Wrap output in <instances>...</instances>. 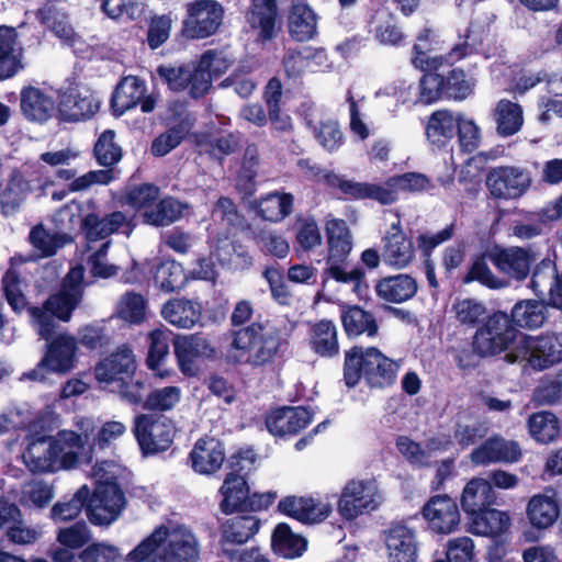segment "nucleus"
<instances>
[{"instance_id": "obj_1", "label": "nucleus", "mask_w": 562, "mask_h": 562, "mask_svg": "<svg viewBox=\"0 0 562 562\" xmlns=\"http://www.w3.org/2000/svg\"><path fill=\"white\" fill-rule=\"evenodd\" d=\"M250 301H238L231 314L232 341L228 348V362L251 369L273 367L284 356L289 339L284 330L269 319L250 322L254 315Z\"/></svg>"}, {"instance_id": "obj_2", "label": "nucleus", "mask_w": 562, "mask_h": 562, "mask_svg": "<svg viewBox=\"0 0 562 562\" xmlns=\"http://www.w3.org/2000/svg\"><path fill=\"white\" fill-rule=\"evenodd\" d=\"M201 544L184 525L156 527L126 555L127 562H200Z\"/></svg>"}, {"instance_id": "obj_3", "label": "nucleus", "mask_w": 562, "mask_h": 562, "mask_svg": "<svg viewBox=\"0 0 562 562\" xmlns=\"http://www.w3.org/2000/svg\"><path fill=\"white\" fill-rule=\"evenodd\" d=\"M83 446L81 435L74 430L63 429L56 436L35 432L22 458L27 470L34 474L55 473L76 468Z\"/></svg>"}, {"instance_id": "obj_4", "label": "nucleus", "mask_w": 562, "mask_h": 562, "mask_svg": "<svg viewBox=\"0 0 562 562\" xmlns=\"http://www.w3.org/2000/svg\"><path fill=\"white\" fill-rule=\"evenodd\" d=\"M434 36L432 31L425 30L419 34L414 46L413 64L425 71L419 86L416 87L422 104H431L439 99L440 94L445 92V65L450 66L460 60L467 55L468 49V46L462 44L453 47L448 56L434 55L431 54L435 49L432 47Z\"/></svg>"}, {"instance_id": "obj_5", "label": "nucleus", "mask_w": 562, "mask_h": 562, "mask_svg": "<svg viewBox=\"0 0 562 562\" xmlns=\"http://www.w3.org/2000/svg\"><path fill=\"white\" fill-rule=\"evenodd\" d=\"M398 366L376 347L352 346L345 351L344 382L357 386L363 378L370 387L384 389L396 380Z\"/></svg>"}, {"instance_id": "obj_6", "label": "nucleus", "mask_w": 562, "mask_h": 562, "mask_svg": "<svg viewBox=\"0 0 562 562\" xmlns=\"http://www.w3.org/2000/svg\"><path fill=\"white\" fill-rule=\"evenodd\" d=\"M507 363L524 362L525 369L542 372L562 363V330L524 335L516 347L504 357Z\"/></svg>"}, {"instance_id": "obj_7", "label": "nucleus", "mask_w": 562, "mask_h": 562, "mask_svg": "<svg viewBox=\"0 0 562 562\" xmlns=\"http://www.w3.org/2000/svg\"><path fill=\"white\" fill-rule=\"evenodd\" d=\"M518 335L519 330L510 322L508 313L494 311L476 326L471 346L481 357L506 356L516 347Z\"/></svg>"}, {"instance_id": "obj_8", "label": "nucleus", "mask_w": 562, "mask_h": 562, "mask_svg": "<svg viewBox=\"0 0 562 562\" xmlns=\"http://www.w3.org/2000/svg\"><path fill=\"white\" fill-rule=\"evenodd\" d=\"M126 506V498L114 480L98 481L87 497V517L94 526H109Z\"/></svg>"}, {"instance_id": "obj_9", "label": "nucleus", "mask_w": 562, "mask_h": 562, "mask_svg": "<svg viewBox=\"0 0 562 562\" xmlns=\"http://www.w3.org/2000/svg\"><path fill=\"white\" fill-rule=\"evenodd\" d=\"M299 166L307 177L325 182L333 188H338L351 199H373L382 204H391L395 201L394 190L383 186L345 179L335 172L310 166L308 161L305 160H300Z\"/></svg>"}, {"instance_id": "obj_10", "label": "nucleus", "mask_w": 562, "mask_h": 562, "mask_svg": "<svg viewBox=\"0 0 562 562\" xmlns=\"http://www.w3.org/2000/svg\"><path fill=\"white\" fill-rule=\"evenodd\" d=\"M172 422L164 416L140 414L134 419L133 432L144 456L167 451L175 438Z\"/></svg>"}, {"instance_id": "obj_11", "label": "nucleus", "mask_w": 562, "mask_h": 562, "mask_svg": "<svg viewBox=\"0 0 562 562\" xmlns=\"http://www.w3.org/2000/svg\"><path fill=\"white\" fill-rule=\"evenodd\" d=\"M220 521V553L229 562L237 557V551L255 538L261 528V520L250 513H235Z\"/></svg>"}, {"instance_id": "obj_12", "label": "nucleus", "mask_w": 562, "mask_h": 562, "mask_svg": "<svg viewBox=\"0 0 562 562\" xmlns=\"http://www.w3.org/2000/svg\"><path fill=\"white\" fill-rule=\"evenodd\" d=\"M173 352L180 372L189 378L199 374L201 370L199 361L217 359L216 347L202 333L176 336Z\"/></svg>"}, {"instance_id": "obj_13", "label": "nucleus", "mask_w": 562, "mask_h": 562, "mask_svg": "<svg viewBox=\"0 0 562 562\" xmlns=\"http://www.w3.org/2000/svg\"><path fill=\"white\" fill-rule=\"evenodd\" d=\"M85 267L77 263L69 269L60 282L57 293L50 294L43 306L56 318L68 322L72 312L81 302L85 284Z\"/></svg>"}, {"instance_id": "obj_14", "label": "nucleus", "mask_w": 562, "mask_h": 562, "mask_svg": "<svg viewBox=\"0 0 562 562\" xmlns=\"http://www.w3.org/2000/svg\"><path fill=\"white\" fill-rule=\"evenodd\" d=\"M378 487L373 480H349L337 502L339 515L348 521L378 508Z\"/></svg>"}, {"instance_id": "obj_15", "label": "nucleus", "mask_w": 562, "mask_h": 562, "mask_svg": "<svg viewBox=\"0 0 562 562\" xmlns=\"http://www.w3.org/2000/svg\"><path fill=\"white\" fill-rule=\"evenodd\" d=\"M77 340L68 334H59L49 344L44 357L29 376L33 380H44L45 373H67L75 366Z\"/></svg>"}, {"instance_id": "obj_16", "label": "nucleus", "mask_w": 562, "mask_h": 562, "mask_svg": "<svg viewBox=\"0 0 562 562\" xmlns=\"http://www.w3.org/2000/svg\"><path fill=\"white\" fill-rule=\"evenodd\" d=\"M420 515L428 529L437 535H449L456 531L461 522L457 499L448 494H436L420 508Z\"/></svg>"}, {"instance_id": "obj_17", "label": "nucleus", "mask_w": 562, "mask_h": 562, "mask_svg": "<svg viewBox=\"0 0 562 562\" xmlns=\"http://www.w3.org/2000/svg\"><path fill=\"white\" fill-rule=\"evenodd\" d=\"M531 184L530 173L520 167L501 166L490 170L486 187L496 199L515 200L522 196Z\"/></svg>"}, {"instance_id": "obj_18", "label": "nucleus", "mask_w": 562, "mask_h": 562, "mask_svg": "<svg viewBox=\"0 0 562 562\" xmlns=\"http://www.w3.org/2000/svg\"><path fill=\"white\" fill-rule=\"evenodd\" d=\"M100 99L86 86L70 87L59 95L58 111L63 120L79 122L92 117L100 109Z\"/></svg>"}, {"instance_id": "obj_19", "label": "nucleus", "mask_w": 562, "mask_h": 562, "mask_svg": "<svg viewBox=\"0 0 562 562\" xmlns=\"http://www.w3.org/2000/svg\"><path fill=\"white\" fill-rule=\"evenodd\" d=\"M223 19V9L214 0H199L188 5L184 32L192 38H205L214 34Z\"/></svg>"}, {"instance_id": "obj_20", "label": "nucleus", "mask_w": 562, "mask_h": 562, "mask_svg": "<svg viewBox=\"0 0 562 562\" xmlns=\"http://www.w3.org/2000/svg\"><path fill=\"white\" fill-rule=\"evenodd\" d=\"M521 458L522 450L520 445L515 440H508L498 435L485 439L470 454V460L475 465H488L492 463L513 464L520 461Z\"/></svg>"}, {"instance_id": "obj_21", "label": "nucleus", "mask_w": 562, "mask_h": 562, "mask_svg": "<svg viewBox=\"0 0 562 562\" xmlns=\"http://www.w3.org/2000/svg\"><path fill=\"white\" fill-rule=\"evenodd\" d=\"M313 420V412L305 406H280L271 409L266 418L267 430L276 437L297 435Z\"/></svg>"}, {"instance_id": "obj_22", "label": "nucleus", "mask_w": 562, "mask_h": 562, "mask_svg": "<svg viewBox=\"0 0 562 562\" xmlns=\"http://www.w3.org/2000/svg\"><path fill=\"white\" fill-rule=\"evenodd\" d=\"M278 512L304 525H313L327 519L331 506L311 496L288 495L279 501Z\"/></svg>"}, {"instance_id": "obj_23", "label": "nucleus", "mask_w": 562, "mask_h": 562, "mask_svg": "<svg viewBox=\"0 0 562 562\" xmlns=\"http://www.w3.org/2000/svg\"><path fill=\"white\" fill-rule=\"evenodd\" d=\"M389 562H417L418 541L416 531L403 521L391 522L384 531Z\"/></svg>"}, {"instance_id": "obj_24", "label": "nucleus", "mask_w": 562, "mask_h": 562, "mask_svg": "<svg viewBox=\"0 0 562 562\" xmlns=\"http://www.w3.org/2000/svg\"><path fill=\"white\" fill-rule=\"evenodd\" d=\"M111 103L113 113L120 116L137 104H140L144 113H149L155 109L156 102L153 97H146L144 81L137 77L127 76L116 86Z\"/></svg>"}, {"instance_id": "obj_25", "label": "nucleus", "mask_w": 562, "mask_h": 562, "mask_svg": "<svg viewBox=\"0 0 562 562\" xmlns=\"http://www.w3.org/2000/svg\"><path fill=\"white\" fill-rule=\"evenodd\" d=\"M225 459L224 443L207 435L195 441L188 457L192 470L202 475L215 474L222 468Z\"/></svg>"}, {"instance_id": "obj_26", "label": "nucleus", "mask_w": 562, "mask_h": 562, "mask_svg": "<svg viewBox=\"0 0 562 562\" xmlns=\"http://www.w3.org/2000/svg\"><path fill=\"white\" fill-rule=\"evenodd\" d=\"M488 259L499 272L521 281L530 273L536 258L531 248H492Z\"/></svg>"}, {"instance_id": "obj_27", "label": "nucleus", "mask_w": 562, "mask_h": 562, "mask_svg": "<svg viewBox=\"0 0 562 562\" xmlns=\"http://www.w3.org/2000/svg\"><path fill=\"white\" fill-rule=\"evenodd\" d=\"M339 318L348 339H357L362 335L375 338L379 335L380 326L375 315L358 304H340Z\"/></svg>"}, {"instance_id": "obj_28", "label": "nucleus", "mask_w": 562, "mask_h": 562, "mask_svg": "<svg viewBox=\"0 0 562 562\" xmlns=\"http://www.w3.org/2000/svg\"><path fill=\"white\" fill-rule=\"evenodd\" d=\"M157 74L173 91L188 90L193 98H201L209 91V83L196 67L159 66Z\"/></svg>"}, {"instance_id": "obj_29", "label": "nucleus", "mask_w": 562, "mask_h": 562, "mask_svg": "<svg viewBox=\"0 0 562 562\" xmlns=\"http://www.w3.org/2000/svg\"><path fill=\"white\" fill-rule=\"evenodd\" d=\"M352 248H326L322 251L323 259H315L316 262H325L322 272L323 283L334 280L338 283L347 284L350 280L361 277L360 267L351 266L349 261L350 250Z\"/></svg>"}, {"instance_id": "obj_30", "label": "nucleus", "mask_w": 562, "mask_h": 562, "mask_svg": "<svg viewBox=\"0 0 562 562\" xmlns=\"http://www.w3.org/2000/svg\"><path fill=\"white\" fill-rule=\"evenodd\" d=\"M136 362L133 350L127 345H122L106 358L102 359L94 368V375L99 382L112 383L123 381L135 371Z\"/></svg>"}, {"instance_id": "obj_31", "label": "nucleus", "mask_w": 562, "mask_h": 562, "mask_svg": "<svg viewBox=\"0 0 562 562\" xmlns=\"http://www.w3.org/2000/svg\"><path fill=\"white\" fill-rule=\"evenodd\" d=\"M469 531L475 536L496 538L504 535L510 527L507 512L488 506L467 516Z\"/></svg>"}, {"instance_id": "obj_32", "label": "nucleus", "mask_w": 562, "mask_h": 562, "mask_svg": "<svg viewBox=\"0 0 562 562\" xmlns=\"http://www.w3.org/2000/svg\"><path fill=\"white\" fill-rule=\"evenodd\" d=\"M317 15L304 0H293L288 14V30L296 42H307L317 35Z\"/></svg>"}, {"instance_id": "obj_33", "label": "nucleus", "mask_w": 562, "mask_h": 562, "mask_svg": "<svg viewBox=\"0 0 562 562\" xmlns=\"http://www.w3.org/2000/svg\"><path fill=\"white\" fill-rule=\"evenodd\" d=\"M308 346L321 358H335L339 355L338 329L330 319H319L308 325Z\"/></svg>"}, {"instance_id": "obj_34", "label": "nucleus", "mask_w": 562, "mask_h": 562, "mask_svg": "<svg viewBox=\"0 0 562 562\" xmlns=\"http://www.w3.org/2000/svg\"><path fill=\"white\" fill-rule=\"evenodd\" d=\"M250 487L245 475L226 474L220 492L223 495L220 510L224 515L248 513V497Z\"/></svg>"}, {"instance_id": "obj_35", "label": "nucleus", "mask_w": 562, "mask_h": 562, "mask_svg": "<svg viewBox=\"0 0 562 562\" xmlns=\"http://www.w3.org/2000/svg\"><path fill=\"white\" fill-rule=\"evenodd\" d=\"M374 99L393 115L397 113L400 105L420 103L417 88L405 80L385 83L374 92Z\"/></svg>"}, {"instance_id": "obj_36", "label": "nucleus", "mask_w": 562, "mask_h": 562, "mask_svg": "<svg viewBox=\"0 0 562 562\" xmlns=\"http://www.w3.org/2000/svg\"><path fill=\"white\" fill-rule=\"evenodd\" d=\"M308 548V540L295 533L286 522H279L271 533V549L280 558L294 560L301 558Z\"/></svg>"}, {"instance_id": "obj_37", "label": "nucleus", "mask_w": 562, "mask_h": 562, "mask_svg": "<svg viewBox=\"0 0 562 562\" xmlns=\"http://www.w3.org/2000/svg\"><path fill=\"white\" fill-rule=\"evenodd\" d=\"M549 306L548 301L519 300L513 305L508 314L509 319L518 330H535L542 327L547 321Z\"/></svg>"}, {"instance_id": "obj_38", "label": "nucleus", "mask_w": 562, "mask_h": 562, "mask_svg": "<svg viewBox=\"0 0 562 562\" xmlns=\"http://www.w3.org/2000/svg\"><path fill=\"white\" fill-rule=\"evenodd\" d=\"M526 515L529 524L538 530L553 526L560 516V503L555 493L533 495L527 504Z\"/></svg>"}, {"instance_id": "obj_39", "label": "nucleus", "mask_w": 562, "mask_h": 562, "mask_svg": "<svg viewBox=\"0 0 562 562\" xmlns=\"http://www.w3.org/2000/svg\"><path fill=\"white\" fill-rule=\"evenodd\" d=\"M497 495L486 479L473 477L464 486L461 494V508L467 516L476 510L496 504Z\"/></svg>"}, {"instance_id": "obj_40", "label": "nucleus", "mask_w": 562, "mask_h": 562, "mask_svg": "<svg viewBox=\"0 0 562 562\" xmlns=\"http://www.w3.org/2000/svg\"><path fill=\"white\" fill-rule=\"evenodd\" d=\"M417 282L408 274L386 277L375 284L376 295L391 303H403L417 292Z\"/></svg>"}, {"instance_id": "obj_41", "label": "nucleus", "mask_w": 562, "mask_h": 562, "mask_svg": "<svg viewBox=\"0 0 562 562\" xmlns=\"http://www.w3.org/2000/svg\"><path fill=\"white\" fill-rule=\"evenodd\" d=\"M22 48L16 42L13 27H0V80L15 75L21 68Z\"/></svg>"}, {"instance_id": "obj_42", "label": "nucleus", "mask_w": 562, "mask_h": 562, "mask_svg": "<svg viewBox=\"0 0 562 562\" xmlns=\"http://www.w3.org/2000/svg\"><path fill=\"white\" fill-rule=\"evenodd\" d=\"M161 315L169 324L188 329L199 322L201 308L188 299H170L162 305Z\"/></svg>"}, {"instance_id": "obj_43", "label": "nucleus", "mask_w": 562, "mask_h": 562, "mask_svg": "<svg viewBox=\"0 0 562 562\" xmlns=\"http://www.w3.org/2000/svg\"><path fill=\"white\" fill-rule=\"evenodd\" d=\"M460 113H452L448 110L435 111L428 119L426 125L427 139L438 147L445 146L456 135Z\"/></svg>"}, {"instance_id": "obj_44", "label": "nucleus", "mask_w": 562, "mask_h": 562, "mask_svg": "<svg viewBox=\"0 0 562 562\" xmlns=\"http://www.w3.org/2000/svg\"><path fill=\"white\" fill-rule=\"evenodd\" d=\"M248 23L262 40H271L277 33V5L274 0H252L247 15Z\"/></svg>"}, {"instance_id": "obj_45", "label": "nucleus", "mask_w": 562, "mask_h": 562, "mask_svg": "<svg viewBox=\"0 0 562 562\" xmlns=\"http://www.w3.org/2000/svg\"><path fill=\"white\" fill-rule=\"evenodd\" d=\"M325 59L324 50H313L311 48L288 50L283 57L282 67L288 78L296 79L306 71H316V66H319Z\"/></svg>"}, {"instance_id": "obj_46", "label": "nucleus", "mask_w": 562, "mask_h": 562, "mask_svg": "<svg viewBox=\"0 0 562 562\" xmlns=\"http://www.w3.org/2000/svg\"><path fill=\"white\" fill-rule=\"evenodd\" d=\"M496 132L502 137L517 134L524 124L522 108L510 100L502 99L494 109Z\"/></svg>"}, {"instance_id": "obj_47", "label": "nucleus", "mask_w": 562, "mask_h": 562, "mask_svg": "<svg viewBox=\"0 0 562 562\" xmlns=\"http://www.w3.org/2000/svg\"><path fill=\"white\" fill-rule=\"evenodd\" d=\"M21 109L29 120L43 122L50 116L54 101L41 89L27 87L21 91Z\"/></svg>"}, {"instance_id": "obj_48", "label": "nucleus", "mask_w": 562, "mask_h": 562, "mask_svg": "<svg viewBox=\"0 0 562 562\" xmlns=\"http://www.w3.org/2000/svg\"><path fill=\"white\" fill-rule=\"evenodd\" d=\"M527 424L531 438L537 442L548 445L555 441L560 436V420L552 412L541 411L532 413Z\"/></svg>"}, {"instance_id": "obj_49", "label": "nucleus", "mask_w": 562, "mask_h": 562, "mask_svg": "<svg viewBox=\"0 0 562 562\" xmlns=\"http://www.w3.org/2000/svg\"><path fill=\"white\" fill-rule=\"evenodd\" d=\"M370 32L383 45H397L404 37L393 14L386 9H379L372 14Z\"/></svg>"}, {"instance_id": "obj_50", "label": "nucleus", "mask_w": 562, "mask_h": 562, "mask_svg": "<svg viewBox=\"0 0 562 562\" xmlns=\"http://www.w3.org/2000/svg\"><path fill=\"white\" fill-rule=\"evenodd\" d=\"M30 193V186L20 177H13L0 191V213L10 217L20 212Z\"/></svg>"}, {"instance_id": "obj_51", "label": "nucleus", "mask_w": 562, "mask_h": 562, "mask_svg": "<svg viewBox=\"0 0 562 562\" xmlns=\"http://www.w3.org/2000/svg\"><path fill=\"white\" fill-rule=\"evenodd\" d=\"M88 496L89 486H80L69 499H63L55 503L50 508L49 517L56 524L75 520L82 509L87 512Z\"/></svg>"}, {"instance_id": "obj_52", "label": "nucleus", "mask_w": 562, "mask_h": 562, "mask_svg": "<svg viewBox=\"0 0 562 562\" xmlns=\"http://www.w3.org/2000/svg\"><path fill=\"white\" fill-rule=\"evenodd\" d=\"M184 269L175 260H162L154 271V282L164 292L171 293L186 285Z\"/></svg>"}, {"instance_id": "obj_53", "label": "nucleus", "mask_w": 562, "mask_h": 562, "mask_svg": "<svg viewBox=\"0 0 562 562\" xmlns=\"http://www.w3.org/2000/svg\"><path fill=\"white\" fill-rule=\"evenodd\" d=\"M234 56L226 50H206L196 66L211 88L212 79L224 75L234 64Z\"/></svg>"}, {"instance_id": "obj_54", "label": "nucleus", "mask_w": 562, "mask_h": 562, "mask_svg": "<svg viewBox=\"0 0 562 562\" xmlns=\"http://www.w3.org/2000/svg\"><path fill=\"white\" fill-rule=\"evenodd\" d=\"M184 205L176 199L166 198L154 202L153 206L143 214L144 221L154 226L169 225L179 220Z\"/></svg>"}, {"instance_id": "obj_55", "label": "nucleus", "mask_w": 562, "mask_h": 562, "mask_svg": "<svg viewBox=\"0 0 562 562\" xmlns=\"http://www.w3.org/2000/svg\"><path fill=\"white\" fill-rule=\"evenodd\" d=\"M192 126L193 119L187 115L178 124L157 136L151 144L153 155L162 157L170 153L181 143L183 137L191 131Z\"/></svg>"}, {"instance_id": "obj_56", "label": "nucleus", "mask_w": 562, "mask_h": 562, "mask_svg": "<svg viewBox=\"0 0 562 562\" xmlns=\"http://www.w3.org/2000/svg\"><path fill=\"white\" fill-rule=\"evenodd\" d=\"M293 196L290 193H269L258 203V214L267 221L280 222L292 212Z\"/></svg>"}, {"instance_id": "obj_57", "label": "nucleus", "mask_w": 562, "mask_h": 562, "mask_svg": "<svg viewBox=\"0 0 562 562\" xmlns=\"http://www.w3.org/2000/svg\"><path fill=\"white\" fill-rule=\"evenodd\" d=\"M486 251L480 256H476L472 265L469 267L465 276L462 278L463 283L469 284L472 282H479L480 284L487 286L488 289H497L501 285L499 280L491 271L486 258L492 248H485Z\"/></svg>"}, {"instance_id": "obj_58", "label": "nucleus", "mask_w": 562, "mask_h": 562, "mask_svg": "<svg viewBox=\"0 0 562 562\" xmlns=\"http://www.w3.org/2000/svg\"><path fill=\"white\" fill-rule=\"evenodd\" d=\"M38 18L42 23L47 25L54 34L65 42H71L74 38V30L67 21L65 13L59 12L54 5L46 4L38 11Z\"/></svg>"}, {"instance_id": "obj_59", "label": "nucleus", "mask_w": 562, "mask_h": 562, "mask_svg": "<svg viewBox=\"0 0 562 562\" xmlns=\"http://www.w3.org/2000/svg\"><path fill=\"white\" fill-rule=\"evenodd\" d=\"M535 400L541 405H554L562 401V369L555 374L543 376L533 392Z\"/></svg>"}, {"instance_id": "obj_60", "label": "nucleus", "mask_w": 562, "mask_h": 562, "mask_svg": "<svg viewBox=\"0 0 562 562\" xmlns=\"http://www.w3.org/2000/svg\"><path fill=\"white\" fill-rule=\"evenodd\" d=\"M559 274L555 259L550 258L548 255L535 266L531 273L530 288L536 295L542 296L544 295V288H551L552 282L557 280Z\"/></svg>"}, {"instance_id": "obj_61", "label": "nucleus", "mask_w": 562, "mask_h": 562, "mask_svg": "<svg viewBox=\"0 0 562 562\" xmlns=\"http://www.w3.org/2000/svg\"><path fill=\"white\" fill-rule=\"evenodd\" d=\"M180 389L173 385L156 390L150 387L143 409L148 412L169 411L180 401Z\"/></svg>"}, {"instance_id": "obj_62", "label": "nucleus", "mask_w": 562, "mask_h": 562, "mask_svg": "<svg viewBox=\"0 0 562 562\" xmlns=\"http://www.w3.org/2000/svg\"><path fill=\"white\" fill-rule=\"evenodd\" d=\"M114 131L106 130L99 136L94 145V155L101 166L111 167L122 158V149L114 142Z\"/></svg>"}, {"instance_id": "obj_63", "label": "nucleus", "mask_w": 562, "mask_h": 562, "mask_svg": "<svg viewBox=\"0 0 562 562\" xmlns=\"http://www.w3.org/2000/svg\"><path fill=\"white\" fill-rule=\"evenodd\" d=\"M314 135L318 144L329 153L336 151L344 143L342 132L334 119L319 121L314 128Z\"/></svg>"}, {"instance_id": "obj_64", "label": "nucleus", "mask_w": 562, "mask_h": 562, "mask_svg": "<svg viewBox=\"0 0 562 562\" xmlns=\"http://www.w3.org/2000/svg\"><path fill=\"white\" fill-rule=\"evenodd\" d=\"M81 562H120L122 554L117 547L106 542H92L79 554Z\"/></svg>"}]
</instances>
